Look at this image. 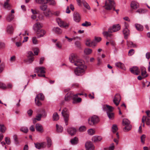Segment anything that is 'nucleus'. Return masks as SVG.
Listing matches in <instances>:
<instances>
[{
	"label": "nucleus",
	"instance_id": "23",
	"mask_svg": "<svg viewBox=\"0 0 150 150\" xmlns=\"http://www.w3.org/2000/svg\"><path fill=\"white\" fill-rule=\"evenodd\" d=\"M145 121H146V124L149 125H150V119L146 116H143L142 119V122L144 123Z\"/></svg>",
	"mask_w": 150,
	"mask_h": 150
},
{
	"label": "nucleus",
	"instance_id": "30",
	"mask_svg": "<svg viewBox=\"0 0 150 150\" xmlns=\"http://www.w3.org/2000/svg\"><path fill=\"white\" fill-rule=\"evenodd\" d=\"M14 18V15L10 13L6 17V20L8 22H10Z\"/></svg>",
	"mask_w": 150,
	"mask_h": 150
},
{
	"label": "nucleus",
	"instance_id": "45",
	"mask_svg": "<svg viewBox=\"0 0 150 150\" xmlns=\"http://www.w3.org/2000/svg\"><path fill=\"white\" fill-rule=\"evenodd\" d=\"M91 25V23L87 21H85L84 23L82 24V25L83 26L88 27Z\"/></svg>",
	"mask_w": 150,
	"mask_h": 150
},
{
	"label": "nucleus",
	"instance_id": "15",
	"mask_svg": "<svg viewBox=\"0 0 150 150\" xmlns=\"http://www.w3.org/2000/svg\"><path fill=\"white\" fill-rule=\"evenodd\" d=\"M74 96V95L72 93L69 92L65 95V100L67 101H69L71 99H73V98Z\"/></svg>",
	"mask_w": 150,
	"mask_h": 150
},
{
	"label": "nucleus",
	"instance_id": "41",
	"mask_svg": "<svg viewBox=\"0 0 150 150\" xmlns=\"http://www.w3.org/2000/svg\"><path fill=\"white\" fill-rule=\"evenodd\" d=\"M115 65L117 67L119 68L122 69L124 67V65L122 63L119 62L116 63L115 64Z\"/></svg>",
	"mask_w": 150,
	"mask_h": 150
},
{
	"label": "nucleus",
	"instance_id": "56",
	"mask_svg": "<svg viewBox=\"0 0 150 150\" xmlns=\"http://www.w3.org/2000/svg\"><path fill=\"white\" fill-rule=\"evenodd\" d=\"M86 128L84 126H81L79 129V130L80 132L84 131L86 130Z\"/></svg>",
	"mask_w": 150,
	"mask_h": 150
},
{
	"label": "nucleus",
	"instance_id": "58",
	"mask_svg": "<svg viewBox=\"0 0 150 150\" xmlns=\"http://www.w3.org/2000/svg\"><path fill=\"white\" fill-rule=\"evenodd\" d=\"M75 44L77 47L80 49H81V43L79 42L78 41H76L75 42Z\"/></svg>",
	"mask_w": 150,
	"mask_h": 150
},
{
	"label": "nucleus",
	"instance_id": "31",
	"mask_svg": "<svg viewBox=\"0 0 150 150\" xmlns=\"http://www.w3.org/2000/svg\"><path fill=\"white\" fill-rule=\"evenodd\" d=\"M102 139L101 137L95 136L92 138V141L94 142H96L100 141Z\"/></svg>",
	"mask_w": 150,
	"mask_h": 150
},
{
	"label": "nucleus",
	"instance_id": "38",
	"mask_svg": "<svg viewBox=\"0 0 150 150\" xmlns=\"http://www.w3.org/2000/svg\"><path fill=\"white\" fill-rule=\"evenodd\" d=\"M78 142V139L75 137L74 138L71 139V142L72 144H77Z\"/></svg>",
	"mask_w": 150,
	"mask_h": 150
},
{
	"label": "nucleus",
	"instance_id": "51",
	"mask_svg": "<svg viewBox=\"0 0 150 150\" xmlns=\"http://www.w3.org/2000/svg\"><path fill=\"white\" fill-rule=\"evenodd\" d=\"M109 33H111L110 32H109L108 31V32H104L103 33V34L104 36H106V37H110L111 35V34Z\"/></svg>",
	"mask_w": 150,
	"mask_h": 150
},
{
	"label": "nucleus",
	"instance_id": "42",
	"mask_svg": "<svg viewBox=\"0 0 150 150\" xmlns=\"http://www.w3.org/2000/svg\"><path fill=\"white\" fill-rule=\"evenodd\" d=\"M127 45L128 47H136V45L132 42H127Z\"/></svg>",
	"mask_w": 150,
	"mask_h": 150
},
{
	"label": "nucleus",
	"instance_id": "52",
	"mask_svg": "<svg viewBox=\"0 0 150 150\" xmlns=\"http://www.w3.org/2000/svg\"><path fill=\"white\" fill-rule=\"evenodd\" d=\"M32 42L33 44H38V42L36 37H33L32 39Z\"/></svg>",
	"mask_w": 150,
	"mask_h": 150
},
{
	"label": "nucleus",
	"instance_id": "11",
	"mask_svg": "<svg viewBox=\"0 0 150 150\" xmlns=\"http://www.w3.org/2000/svg\"><path fill=\"white\" fill-rule=\"evenodd\" d=\"M104 111L106 112L107 113L113 111L114 108L113 107L107 105H104L103 107Z\"/></svg>",
	"mask_w": 150,
	"mask_h": 150
},
{
	"label": "nucleus",
	"instance_id": "8",
	"mask_svg": "<svg viewBox=\"0 0 150 150\" xmlns=\"http://www.w3.org/2000/svg\"><path fill=\"white\" fill-rule=\"evenodd\" d=\"M120 29V26L119 24L114 25L108 29V32L110 33L116 32L119 30Z\"/></svg>",
	"mask_w": 150,
	"mask_h": 150
},
{
	"label": "nucleus",
	"instance_id": "32",
	"mask_svg": "<svg viewBox=\"0 0 150 150\" xmlns=\"http://www.w3.org/2000/svg\"><path fill=\"white\" fill-rule=\"evenodd\" d=\"M82 3L83 4V6L85 8L88 10H91V7L85 1H81Z\"/></svg>",
	"mask_w": 150,
	"mask_h": 150
},
{
	"label": "nucleus",
	"instance_id": "12",
	"mask_svg": "<svg viewBox=\"0 0 150 150\" xmlns=\"http://www.w3.org/2000/svg\"><path fill=\"white\" fill-rule=\"evenodd\" d=\"M129 70L132 73L136 75H139L140 73L139 69L137 67H133L130 68Z\"/></svg>",
	"mask_w": 150,
	"mask_h": 150
},
{
	"label": "nucleus",
	"instance_id": "55",
	"mask_svg": "<svg viewBox=\"0 0 150 150\" xmlns=\"http://www.w3.org/2000/svg\"><path fill=\"white\" fill-rule=\"evenodd\" d=\"M146 137V135L144 134L142 135L141 137V142L143 143H144V141L145 140V138Z\"/></svg>",
	"mask_w": 150,
	"mask_h": 150
},
{
	"label": "nucleus",
	"instance_id": "26",
	"mask_svg": "<svg viewBox=\"0 0 150 150\" xmlns=\"http://www.w3.org/2000/svg\"><path fill=\"white\" fill-rule=\"evenodd\" d=\"M52 30L55 33L58 34H60L62 32V30L58 27L54 28L52 29Z\"/></svg>",
	"mask_w": 150,
	"mask_h": 150
},
{
	"label": "nucleus",
	"instance_id": "50",
	"mask_svg": "<svg viewBox=\"0 0 150 150\" xmlns=\"http://www.w3.org/2000/svg\"><path fill=\"white\" fill-rule=\"evenodd\" d=\"M20 130L24 133H27L28 131V129L26 127H22L20 129Z\"/></svg>",
	"mask_w": 150,
	"mask_h": 150
},
{
	"label": "nucleus",
	"instance_id": "40",
	"mask_svg": "<svg viewBox=\"0 0 150 150\" xmlns=\"http://www.w3.org/2000/svg\"><path fill=\"white\" fill-rule=\"evenodd\" d=\"M57 130L59 132H62L63 130V128L60 125L57 124L56 125Z\"/></svg>",
	"mask_w": 150,
	"mask_h": 150
},
{
	"label": "nucleus",
	"instance_id": "6",
	"mask_svg": "<svg viewBox=\"0 0 150 150\" xmlns=\"http://www.w3.org/2000/svg\"><path fill=\"white\" fill-rule=\"evenodd\" d=\"M50 1V5L54 6L56 5V3L54 0H36V2L39 4H46L48 1Z\"/></svg>",
	"mask_w": 150,
	"mask_h": 150
},
{
	"label": "nucleus",
	"instance_id": "1",
	"mask_svg": "<svg viewBox=\"0 0 150 150\" xmlns=\"http://www.w3.org/2000/svg\"><path fill=\"white\" fill-rule=\"evenodd\" d=\"M69 61L78 66L74 70L75 74L77 76L82 75L84 73L86 67L84 65V62L79 59V56L76 53H72L69 56Z\"/></svg>",
	"mask_w": 150,
	"mask_h": 150
},
{
	"label": "nucleus",
	"instance_id": "16",
	"mask_svg": "<svg viewBox=\"0 0 150 150\" xmlns=\"http://www.w3.org/2000/svg\"><path fill=\"white\" fill-rule=\"evenodd\" d=\"M74 19L76 22H79L81 20V16L79 13L77 12H75L74 13Z\"/></svg>",
	"mask_w": 150,
	"mask_h": 150
},
{
	"label": "nucleus",
	"instance_id": "43",
	"mask_svg": "<svg viewBox=\"0 0 150 150\" xmlns=\"http://www.w3.org/2000/svg\"><path fill=\"white\" fill-rule=\"evenodd\" d=\"M6 130V128L3 124H0V131L2 132H4Z\"/></svg>",
	"mask_w": 150,
	"mask_h": 150
},
{
	"label": "nucleus",
	"instance_id": "21",
	"mask_svg": "<svg viewBox=\"0 0 150 150\" xmlns=\"http://www.w3.org/2000/svg\"><path fill=\"white\" fill-rule=\"evenodd\" d=\"M86 45L88 47H94L96 45V44L94 41L90 42V40H86Z\"/></svg>",
	"mask_w": 150,
	"mask_h": 150
},
{
	"label": "nucleus",
	"instance_id": "35",
	"mask_svg": "<svg viewBox=\"0 0 150 150\" xmlns=\"http://www.w3.org/2000/svg\"><path fill=\"white\" fill-rule=\"evenodd\" d=\"M135 27L137 30L139 31H142L143 29V26L139 24H136Z\"/></svg>",
	"mask_w": 150,
	"mask_h": 150
},
{
	"label": "nucleus",
	"instance_id": "39",
	"mask_svg": "<svg viewBox=\"0 0 150 150\" xmlns=\"http://www.w3.org/2000/svg\"><path fill=\"white\" fill-rule=\"evenodd\" d=\"M59 115L57 112L54 113L53 115V120L54 121H57L59 119Z\"/></svg>",
	"mask_w": 150,
	"mask_h": 150
},
{
	"label": "nucleus",
	"instance_id": "18",
	"mask_svg": "<svg viewBox=\"0 0 150 150\" xmlns=\"http://www.w3.org/2000/svg\"><path fill=\"white\" fill-rule=\"evenodd\" d=\"M45 68L43 67H37L35 69V72L37 73L39 72V71L41 73L44 74L45 73Z\"/></svg>",
	"mask_w": 150,
	"mask_h": 150
},
{
	"label": "nucleus",
	"instance_id": "59",
	"mask_svg": "<svg viewBox=\"0 0 150 150\" xmlns=\"http://www.w3.org/2000/svg\"><path fill=\"white\" fill-rule=\"evenodd\" d=\"M41 117L42 115L41 114H38L36 115L35 118L37 119L38 121H40L41 119Z\"/></svg>",
	"mask_w": 150,
	"mask_h": 150
},
{
	"label": "nucleus",
	"instance_id": "64",
	"mask_svg": "<svg viewBox=\"0 0 150 150\" xmlns=\"http://www.w3.org/2000/svg\"><path fill=\"white\" fill-rule=\"evenodd\" d=\"M33 111L31 109H30L27 111V113L29 116L32 115Z\"/></svg>",
	"mask_w": 150,
	"mask_h": 150
},
{
	"label": "nucleus",
	"instance_id": "2",
	"mask_svg": "<svg viewBox=\"0 0 150 150\" xmlns=\"http://www.w3.org/2000/svg\"><path fill=\"white\" fill-rule=\"evenodd\" d=\"M62 114L63 117L65 125H67L68 124V122L69 119V113L68 109L66 108L63 109L62 112Z\"/></svg>",
	"mask_w": 150,
	"mask_h": 150
},
{
	"label": "nucleus",
	"instance_id": "13",
	"mask_svg": "<svg viewBox=\"0 0 150 150\" xmlns=\"http://www.w3.org/2000/svg\"><path fill=\"white\" fill-rule=\"evenodd\" d=\"M85 147L87 150H93L94 146L91 142H87L85 144Z\"/></svg>",
	"mask_w": 150,
	"mask_h": 150
},
{
	"label": "nucleus",
	"instance_id": "10",
	"mask_svg": "<svg viewBox=\"0 0 150 150\" xmlns=\"http://www.w3.org/2000/svg\"><path fill=\"white\" fill-rule=\"evenodd\" d=\"M34 54L31 51L29 52L28 53V59H27V62L28 64L31 63L34 60Z\"/></svg>",
	"mask_w": 150,
	"mask_h": 150
},
{
	"label": "nucleus",
	"instance_id": "34",
	"mask_svg": "<svg viewBox=\"0 0 150 150\" xmlns=\"http://www.w3.org/2000/svg\"><path fill=\"white\" fill-rule=\"evenodd\" d=\"M92 50L88 48H85L84 51V53L86 55H89L91 54L92 52Z\"/></svg>",
	"mask_w": 150,
	"mask_h": 150
},
{
	"label": "nucleus",
	"instance_id": "44",
	"mask_svg": "<svg viewBox=\"0 0 150 150\" xmlns=\"http://www.w3.org/2000/svg\"><path fill=\"white\" fill-rule=\"evenodd\" d=\"M112 131L113 133L115 132L118 129L117 126L115 125H112Z\"/></svg>",
	"mask_w": 150,
	"mask_h": 150
},
{
	"label": "nucleus",
	"instance_id": "9",
	"mask_svg": "<svg viewBox=\"0 0 150 150\" xmlns=\"http://www.w3.org/2000/svg\"><path fill=\"white\" fill-rule=\"evenodd\" d=\"M121 100L120 95L119 94L117 93L115 96L113 101L114 103L117 106L119 105Z\"/></svg>",
	"mask_w": 150,
	"mask_h": 150
},
{
	"label": "nucleus",
	"instance_id": "22",
	"mask_svg": "<svg viewBox=\"0 0 150 150\" xmlns=\"http://www.w3.org/2000/svg\"><path fill=\"white\" fill-rule=\"evenodd\" d=\"M123 33L124 35V38L127 39L129 35V30L128 28H124L123 30Z\"/></svg>",
	"mask_w": 150,
	"mask_h": 150
},
{
	"label": "nucleus",
	"instance_id": "5",
	"mask_svg": "<svg viewBox=\"0 0 150 150\" xmlns=\"http://www.w3.org/2000/svg\"><path fill=\"white\" fill-rule=\"evenodd\" d=\"M115 6V2L113 0H106L105 9L107 10H110L113 8Z\"/></svg>",
	"mask_w": 150,
	"mask_h": 150
},
{
	"label": "nucleus",
	"instance_id": "36",
	"mask_svg": "<svg viewBox=\"0 0 150 150\" xmlns=\"http://www.w3.org/2000/svg\"><path fill=\"white\" fill-rule=\"evenodd\" d=\"M108 116L110 119H113L114 117V113L112 112L107 113Z\"/></svg>",
	"mask_w": 150,
	"mask_h": 150
},
{
	"label": "nucleus",
	"instance_id": "27",
	"mask_svg": "<svg viewBox=\"0 0 150 150\" xmlns=\"http://www.w3.org/2000/svg\"><path fill=\"white\" fill-rule=\"evenodd\" d=\"M13 28L11 25H8L7 28V32L10 34H12L13 33Z\"/></svg>",
	"mask_w": 150,
	"mask_h": 150
},
{
	"label": "nucleus",
	"instance_id": "7",
	"mask_svg": "<svg viewBox=\"0 0 150 150\" xmlns=\"http://www.w3.org/2000/svg\"><path fill=\"white\" fill-rule=\"evenodd\" d=\"M57 21L59 26L61 27L67 28L69 27V24L68 23H67L60 18L57 19Z\"/></svg>",
	"mask_w": 150,
	"mask_h": 150
},
{
	"label": "nucleus",
	"instance_id": "3",
	"mask_svg": "<svg viewBox=\"0 0 150 150\" xmlns=\"http://www.w3.org/2000/svg\"><path fill=\"white\" fill-rule=\"evenodd\" d=\"M122 125L125 127L124 129L125 132H128L132 128V126L130 124V122L127 119H124L122 122Z\"/></svg>",
	"mask_w": 150,
	"mask_h": 150
},
{
	"label": "nucleus",
	"instance_id": "4",
	"mask_svg": "<svg viewBox=\"0 0 150 150\" xmlns=\"http://www.w3.org/2000/svg\"><path fill=\"white\" fill-rule=\"evenodd\" d=\"M99 121L98 117L94 115L89 117L88 119V123L90 125L93 126L97 124Z\"/></svg>",
	"mask_w": 150,
	"mask_h": 150
},
{
	"label": "nucleus",
	"instance_id": "14",
	"mask_svg": "<svg viewBox=\"0 0 150 150\" xmlns=\"http://www.w3.org/2000/svg\"><path fill=\"white\" fill-rule=\"evenodd\" d=\"M36 130L39 132L42 133L44 132V129L42 126L40 124L37 123L35 125Z\"/></svg>",
	"mask_w": 150,
	"mask_h": 150
},
{
	"label": "nucleus",
	"instance_id": "25",
	"mask_svg": "<svg viewBox=\"0 0 150 150\" xmlns=\"http://www.w3.org/2000/svg\"><path fill=\"white\" fill-rule=\"evenodd\" d=\"M131 7L133 9H136L139 8V5L138 3L135 1H132L131 4Z\"/></svg>",
	"mask_w": 150,
	"mask_h": 150
},
{
	"label": "nucleus",
	"instance_id": "24",
	"mask_svg": "<svg viewBox=\"0 0 150 150\" xmlns=\"http://www.w3.org/2000/svg\"><path fill=\"white\" fill-rule=\"evenodd\" d=\"M9 0H6V1L4 2V8L7 9L9 10L11 8V5L9 4Z\"/></svg>",
	"mask_w": 150,
	"mask_h": 150
},
{
	"label": "nucleus",
	"instance_id": "53",
	"mask_svg": "<svg viewBox=\"0 0 150 150\" xmlns=\"http://www.w3.org/2000/svg\"><path fill=\"white\" fill-rule=\"evenodd\" d=\"M13 138L15 143L16 144H18V142L17 136L16 135H14L13 136Z\"/></svg>",
	"mask_w": 150,
	"mask_h": 150
},
{
	"label": "nucleus",
	"instance_id": "19",
	"mask_svg": "<svg viewBox=\"0 0 150 150\" xmlns=\"http://www.w3.org/2000/svg\"><path fill=\"white\" fill-rule=\"evenodd\" d=\"M42 26L40 23H37L35 24L33 26V28L35 31L37 32L39 30H41Z\"/></svg>",
	"mask_w": 150,
	"mask_h": 150
},
{
	"label": "nucleus",
	"instance_id": "33",
	"mask_svg": "<svg viewBox=\"0 0 150 150\" xmlns=\"http://www.w3.org/2000/svg\"><path fill=\"white\" fill-rule=\"evenodd\" d=\"M47 142V146L48 147H50L51 146L52 142L51 139L48 137H47L46 138Z\"/></svg>",
	"mask_w": 150,
	"mask_h": 150
},
{
	"label": "nucleus",
	"instance_id": "49",
	"mask_svg": "<svg viewBox=\"0 0 150 150\" xmlns=\"http://www.w3.org/2000/svg\"><path fill=\"white\" fill-rule=\"evenodd\" d=\"M88 132L89 134L92 135L94 134L95 131L93 129H91L88 130Z\"/></svg>",
	"mask_w": 150,
	"mask_h": 150
},
{
	"label": "nucleus",
	"instance_id": "46",
	"mask_svg": "<svg viewBox=\"0 0 150 150\" xmlns=\"http://www.w3.org/2000/svg\"><path fill=\"white\" fill-rule=\"evenodd\" d=\"M47 6L46 4L42 5L40 6V9L42 11L46 10L47 8Z\"/></svg>",
	"mask_w": 150,
	"mask_h": 150
},
{
	"label": "nucleus",
	"instance_id": "20",
	"mask_svg": "<svg viewBox=\"0 0 150 150\" xmlns=\"http://www.w3.org/2000/svg\"><path fill=\"white\" fill-rule=\"evenodd\" d=\"M76 131V129L73 127H70L67 129L68 133L71 135H73L75 134Z\"/></svg>",
	"mask_w": 150,
	"mask_h": 150
},
{
	"label": "nucleus",
	"instance_id": "47",
	"mask_svg": "<svg viewBox=\"0 0 150 150\" xmlns=\"http://www.w3.org/2000/svg\"><path fill=\"white\" fill-rule=\"evenodd\" d=\"M44 14L45 16L47 17L51 14L52 13L50 9H47L46 12H44Z\"/></svg>",
	"mask_w": 150,
	"mask_h": 150
},
{
	"label": "nucleus",
	"instance_id": "28",
	"mask_svg": "<svg viewBox=\"0 0 150 150\" xmlns=\"http://www.w3.org/2000/svg\"><path fill=\"white\" fill-rule=\"evenodd\" d=\"M141 74L143 77H145L147 76L146 74V69L144 67H142L141 68Z\"/></svg>",
	"mask_w": 150,
	"mask_h": 150
},
{
	"label": "nucleus",
	"instance_id": "63",
	"mask_svg": "<svg viewBox=\"0 0 150 150\" xmlns=\"http://www.w3.org/2000/svg\"><path fill=\"white\" fill-rule=\"evenodd\" d=\"M35 147L36 148H37L38 149H40L41 148V145L40 144V143H36V144L35 143Z\"/></svg>",
	"mask_w": 150,
	"mask_h": 150
},
{
	"label": "nucleus",
	"instance_id": "29",
	"mask_svg": "<svg viewBox=\"0 0 150 150\" xmlns=\"http://www.w3.org/2000/svg\"><path fill=\"white\" fill-rule=\"evenodd\" d=\"M77 97L75 96L73 97V103H77L80 102L81 101V98H77Z\"/></svg>",
	"mask_w": 150,
	"mask_h": 150
},
{
	"label": "nucleus",
	"instance_id": "57",
	"mask_svg": "<svg viewBox=\"0 0 150 150\" xmlns=\"http://www.w3.org/2000/svg\"><path fill=\"white\" fill-rule=\"evenodd\" d=\"M0 88L4 89L6 88V86L5 84L0 83Z\"/></svg>",
	"mask_w": 150,
	"mask_h": 150
},
{
	"label": "nucleus",
	"instance_id": "37",
	"mask_svg": "<svg viewBox=\"0 0 150 150\" xmlns=\"http://www.w3.org/2000/svg\"><path fill=\"white\" fill-rule=\"evenodd\" d=\"M37 99L43 100L44 99V97L42 93H40L37 95L36 97Z\"/></svg>",
	"mask_w": 150,
	"mask_h": 150
},
{
	"label": "nucleus",
	"instance_id": "17",
	"mask_svg": "<svg viewBox=\"0 0 150 150\" xmlns=\"http://www.w3.org/2000/svg\"><path fill=\"white\" fill-rule=\"evenodd\" d=\"M36 32L37 36L38 38L43 37L46 33V31L43 29L39 30Z\"/></svg>",
	"mask_w": 150,
	"mask_h": 150
},
{
	"label": "nucleus",
	"instance_id": "54",
	"mask_svg": "<svg viewBox=\"0 0 150 150\" xmlns=\"http://www.w3.org/2000/svg\"><path fill=\"white\" fill-rule=\"evenodd\" d=\"M35 102L36 105L38 106H40L42 104L41 103L39 100L37 99L36 98H35Z\"/></svg>",
	"mask_w": 150,
	"mask_h": 150
},
{
	"label": "nucleus",
	"instance_id": "62",
	"mask_svg": "<svg viewBox=\"0 0 150 150\" xmlns=\"http://www.w3.org/2000/svg\"><path fill=\"white\" fill-rule=\"evenodd\" d=\"M5 141L6 143L8 145H9L11 143V142L10 140V139L6 137L5 138Z\"/></svg>",
	"mask_w": 150,
	"mask_h": 150
},
{
	"label": "nucleus",
	"instance_id": "61",
	"mask_svg": "<svg viewBox=\"0 0 150 150\" xmlns=\"http://www.w3.org/2000/svg\"><path fill=\"white\" fill-rule=\"evenodd\" d=\"M134 50L133 49H131L128 52V55L131 56L134 53Z\"/></svg>",
	"mask_w": 150,
	"mask_h": 150
},
{
	"label": "nucleus",
	"instance_id": "48",
	"mask_svg": "<svg viewBox=\"0 0 150 150\" xmlns=\"http://www.w3.org/2000/svg\"><path fill=\"white\" fill-rule=\"evenodd\" d=\"M146 11V10L142 9H138L136 12L140 14L144 13Z\"/></svg>",
	"mask_w": 150,
	"mask_h": 150
},
{
	"label": "nucleus",
	"instance_id": "60",
	"mask_svg": "<svg viewBox=\"0 0 150 150\" xmlns=\"http://www.w3.org/2000/svg\"><path fill=\"white\" fill-rule=\"evenodd\" d=\"M4 64L3 63H1L0 65V73L4 69Z\"/></svg>",
	"mask_w": 150,
	"mask_h": 150
}]
</instances>
